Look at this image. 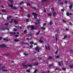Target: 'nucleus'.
I'll list each match as a JSON object with an SVG mask.
<instances>
[{
    "instance_id": "nucleus-1",
    "label": "nucleus",
    "mask_w": 73,
    "mask_h": 73,
    "mask_svg": "<svg viewBox=\"0 0 73 73\" xmlns=\"http://www.w3.org/2000/svg\"><path fill=\"white\" fill-rule=\"evenodd\" d=\"M40 20L39 19H38L37 20H36V22H37V23L36 22H34V24L35 25H38V24H40Z\"/></svg>"
},
{
    "instance_id": "nucleus-2",
    "label": "nucleus",
    "mask_w": 73,
    "mask_h": 73,
    "mask_svg": "<svg viewBox=\"0 0 73 73\" xmlns=\"http://www.w3.org/2000/svg\"><path fill=\"white\" fill-rule=\"evenodd\" d=\"M32 14L34 16V19H37V13H36L33 12Z\"/></svg>"
},
{
    "instance_id": "nucleus-3",
    "label": "nucleus",
    "mask_w": 73,
    "mask_h": 73,
    "mask_svg": "<svg viewBox=\"0 0 73 73\" xmlns=\"http://www.w3.org/2000/svg\"><path fill=\"white\" fill-rule=\"evenodd\" d=\"M42 39H43V37H40L39 40V42H40L41 43H42V42H44L42 40Z\"/></svg>"
},
{
    "instance_id": "nucleus-4",
    "label": "nucleus",
    "mask_w": 73,
    "mask_h": 73,
    "mask_svg": "<svg viewBox=\"0 0 73 73\" xmlns=\"http://www.w3.org/2000/svg\"><path fill=\"white\" fill-rule=\"evenodd\" d=\"M40 48L38 47V46H37L35 48V49L38 52H40Z\"/></svg>"
},
{
    "instance_id": "nucleus-5",
    "label": "nucleus",
    "mask_w": 73,
    "mask_h": 73,
    "mask_svg": "<svg viewBox=\"0 0 73 73\" xmlns=\"http://www.w3.org/2000/svg\"><path fill=\"white\" fill-rule=\"evenodd\" d=\"M6 47V45L5 44H1L0 45V48H5Z\"/></svg>"
},
{
    "instance_id": "nucleus-6",
    "label": "nucleus",
    "mask_w": 73,
    "mask_h": 73,
    "mask_svg": "<svg viewBox=\"0 0 73 73\" xmlns=\"http://www.w3.org/2000/svg\"><path fill=\"white\" fill-rule=\"evenodd\" d=\"M31 30L32 31H33V30H34V28H35V27L33 25H31Z\"/></svg>"
},
{
    "instance_id": "nucleus-7",
    "label": "nucleus",
    "mask_w": 73,
    "mask_h": 73,
    "mask_svg": "<svg viewBox=\"0 0 73 73\" xmlns=\"http://www.w3.org/2000/svg\"><path fill=\"white\" fill-rule=\"evenodd\" d=\"M54 65V64L53 63H52L51 64H49L48 66V67H51V66H53Z\"/></svg>"
},
{
    "instance_id": "nucleus-8",
    "label": "nucleus",
    "mask_w": 73,
    "mask_h": 73,
    "mask_svg": "<svg viewBox=\"0 0 73 73\" xmlns=\"http://www.w3.org/2000/svg\"><path fill=\"white\" fill-rule=\"evenodd\" d=\"M6 28L3 27L1 28V31H5V30H6Z\"/></svg>"
},
{
    "instance_id": "nucleus-9",
    "label": "nucleus",
    "mask_w": 73,
    "mask_h": 73,
    "mask_svg": "<svg viewBox=\"0 0 73 73\" xmlns=\"http://www.w3.org/2000/svg\"><path fill=\"white\" fill-rule=\"evenodd\" d=\"M32 38H27L26 40H32Z\"/></svg>"
},
{
    "instance_id": "nucleus-10",
    "label": "nucleus",
    "mask_w": 73,
    "mask_h": 73,
    "mask_svg": "<svg viewBox=\"0 0 73 73\" xmlns=\"http://www.w3.org/2000/svg\"><path fill=\"white\" fill-rule=\"evenodd\" d=\"M12 9H13V10H16L17 9V8L16 7V6H14L13 8H12Z\"/></svg>"
},
{
    "instance_id": "nucleus-11",
    "label": "nucleus",
    "mask_w": 73,
    "mask_h": 73,
    "mask_svg": "<svg viewBox=\"0 0 73 73\" xmlns=\"http://www.w3.org/2000/svg\"><path fill=\"white\" fill-rule=\"evenodd\" d=\"M9 33L11 36H13V33L12 32H10Z\"/></svg>"
},
{
    "instance_id": "nucleus-12",
    "label": "nucleus",
    "mask_w": 73,
    "mask_h": 73,
    "mask_svg": "<svg viewBox=\"0 0 73 73\" xmlns=\"http://www.w3.org/2000/svg\"><path fill=\"white\" fill-rule=\"evenodd\" d=\"M2 11L4 13H7V11L5 10L4 9L2 10Z\"/></svg>"
},
{
    "instance_id": "nucleus-13",
    "label": "nucleus",
    "mask_w": 73,
    "mask_h": 73,
    "mask_svg": "<svg viewBox=\"0 0 73 73\" xmlns=\"http://www.w3.org/2000/svg\"><path fill=\"white\" fill-rule=\"evenodd\" d=\"M38 65V63H36L35 64H34L33 66H37V65Z\"/></svg>"
},
{
    "instance_id": "nucleus-14",
    "label": "nucleus",
    "mask_w": 73,
    "mask_h": 73,
    "mask_svg": "<svg viewBox=\"0 0 73 73\" xmlns=\"http://www.w3.org/2000/svg\"><path fill=\"white\" fill-rule=\"evenodd\" d=\"M72 7H73V4H72L71 5H70L69 6L70 9H72Z\"/></svg>"
},
{
    "instance_id": "nucleus-15",
    "label": "nucleus",
    "mask_w": 73,
    "mask_h": 73,
    "mask_svg": "<svg viewBox=\"0 0 73 73\" xmlns=\"http://www.w3.org/2000/svg\"><path fill=\"white\" fill-rule=\"evenodd\" d=\"M14 22L15 23V24H17V23H18V22H17V21L15 20L14 21Z\"/></svg>"
},
{
    "instance_id": "nucleus-16",
    "label": "nucleus",
    "mask_w": 73,
    "mask_h": 73,
    "mask_svg": "<svg viewBox=\"0 0 73 73\" xmlns=\"http://www.w3.org/2000/svg\"><path fill=\"white\" fill-rule=\"evenodd\" d=\"M40 31H39L36 34V35H39V34H40Z\"/></svg>"
},
{
    "instance_id": "nucleus-17",
    "label": "nucleus",
    "mask_w": 73,
    "mask_h": 73,
    "mask_svg": "<svg viewBox=\"0 0 73 73\" xmlns=\"http://www.w3.org/2000/svg\"><path fill=\"white\" fill-rule=\"evenodd\" d=\"M67 38V36L65 35L64 36V38H62V40H64V39H65V38Z\"/></svg>"
},
{
    "instance_id": "nucleus-18",
    "label": "nucleus",
    "mask_w": 73,
    "mask_h": 73,
    "mask_svg": "<svg viewBox=\"0 0 73 73\" xmlns=\"http://www.w3.org/2000/svg\"><path fill=\"white\" fill-rule=\"evenodd\" d=\"M8 5L9 7H11L12 8H13V5Z\"/></svg>"
},
{
    "instance_id": "nucleus-19",
    "label": "nucleus",
    "mask_w": 73,
    "mask_h": 73,
    "mask_svg": "<svg viewBox=\"0 0 73 73\" xmlns=\"http://www.w3.org/2000/svg\"><path fill=\"white\" fill-rule=\"evenodd\" d=\"M27 6H30L31 4L28 2H27Z\"/></svg>"
},
{
    "instance_id": "nucleus-20",
    "label": "nucleus",
    "mask_w": 73,
    "mask_h": 73,
    "mask_svg": "<svg viewBox=\"0 0 73 73\" xmlns=\"http://www.w3.org/2000/svg\"><path fill=\"white\" fill-rule=\"evenodd\" d=\"M31 8L32 9L33 8L34 10H35V11L36 10V7H32Z\"/></svg>"
},
{
    "instance_id": "nucleus-21",
    "label": "nucleus",
    "mask_w": 73,
    "mask_h": 73,
    "mask_svg": "<svg viewBox=\"0 0 73 73\" xmlns=\"http://www.w3.org/2000/svg\"><path fill=\"white\" fill-rule=\"evenodd\" d=\"M14 41H16L17 42H18V41H20V40H19L18 39H14Z\"/></svg>"
},
{
    "instance_id": "nucleus-22",
    "label": "nucleus",
    "mask_w": 73,
    "mask_h": 73,
    "mask_svg": "<svg viewBox=\"0 0 73 73\" xmlns=\"http://www.w3.org/2000/svg\"><path fill=\"white\" fill-rule=\"evenodd\" d=\"M3 40L4 41H8V40L6 39L5 38H3Z\"/></svg>"
},
{
    "instance_id": "nucleus-23",
    "label": "nucleus",
    "mask_w": 73,
    "mask_h": 73,
    "mask_svg": "<svg viewBox=\"0 0 73 73\" xmlns=\"http://www.w3.org/2000/svg\"><path fill=\"white\" fill-rule=\"evenodd\" d=\"M31 25H29L27 26V28H28V29L29 28H31Z\"/></svg>"
},
{
    "instance_id": "nucleus-24",
    "label": "nucleus",
    "mask_w": 73,
    "mask_h": 73,
    "mask_svg": "<svg viewBox=\"0 0 73 73\" xmlns=\"http://www.w3.org/2000/svg\"><path fill=\"white\" fill-rule=\"evenodd\" d=\"M66 15L67 16H69V12H67L66 13Z\"/></svg>"
},
{
    "instance_id": "nucleus-25",
    "label": "nucleus",
    "mask_w": 73,
    "mask_h": 73,
    "mask_svg": "<svg viewBox=\"0 0 73 73\" xmlns=\"http://www.w3.org/2000/svg\"><path fill=\"white\" fill-rule=\"evenodd\" d=\"M33 45H31L30 46V48L31 49H32V48H33Z\"/></svg>"
},
{
    "instance_id": "nucleus-26",
    "label": "nucleus",
    "mask_w": 73,
    "mask_h": 73,
    "mask_svg": "<svg viewBox=\"0 0 73 73\" xmlns=\"http://www.w3.org/2000/svg\"><path fill=\"white\" fill-rule=\"evenodd\" d=\"M56 12H54V13L53 14V17H55V15H56Z\"/></svg>"
},
{
    "instance_id": "nucleus-27",
    "label": "nucleus",
    "mask_w": 73,
    "mask_h": 73,
    "mask_svg": "<svg viewBox=\"0 0 73 73\" xmlns=\"http://www.w3.org/2000/svg\"><path fill=\"white\" fill-rule=\"evenodd\" d=\"M50 25H52L53 24V22H52V21H51L50 22Z\"/></svg>"
},
{
    "instance_id": "nucleus-28",
    "label": "nucleus",
    "mask_w": 73,
    "mask_h": 73,
    "mask_svg": "<svg viewBox=\"0 0 73 73\" xmlns=\"http://www.w3.org/2000/svg\"><path fill=\"white\" fill-rule=\"evenodd\" d=\"M55 54H57V53H58V49H57L56 50V52H55Z\"/></svg>"
},
{
    "instance_id": "nucleus-29",
    "label": "nucleus",
    "mask_w": 73,
    "mask_h": 73,
    "mask_svg": "<svg viewBox=\"0 0 73 73\" xmlns=\"http://www.w3.org/2000/svg\"><path fill=\"white\" fill-rule=\"evenodd\" d=\"M24 55H28L29 54L28 53H27L26 52H24L23 53Z\"/></svg>"
},
{
    "instance_id": "nucleus-30",
    "label": "nucleus",
    "mask_w": 73,
    "mask_h": 73,
    "mask_svg": "<svg viewBox=\"0 0 73 73\" xmlns=\"http://www.w3.org/2000/svg\"><path fill=\"white\" fill-rule=\"evenodd\" d=\"M3 72H7L8 70H7L3 69L2 70Z\"/></svg>"
},
{
    "instance_id": "nucleus-31",
    "label": "nucleus",
    "mask_w": 73,
    "mask_h": 73,
    "mask_svg": "<svg viewBox=\"0 0 73 73\" xmlns=\"http://www.w3.org/2000/svg\"><path fill=\"white\" fill-rule=\"evenodd\" d=\"M48 0H42V3L44 2L45 1H47Z\"/></svg>"
},
{
    "instance_id": "nucleus-32",
    "label": "nucleus",
    "mask_w": 73,
    "mask_h": 73,
    "mask_svg": "<svg viewBox=\"0 0 73 73\" xmlns=\"http://www.w3.org/2000/svg\"><path fill=\"white\" fill-rule=\"evenodd\" d=\"M41 28L42 29H43V30H45V29H46V28H44L43 27H42Z\"/></svg>"
},
{
    "instance_id": "nucleus-33",
    "label": "nucleus",
    "mask_w": 73,
    "mask_h": 73,
    "mask_svg": "<svg viewBox=\"0 0 73 73\" xmlns=\"http://www.w3.org/2000/svg\"><path fill=\"white\" fill-rule=\"evenodd\" d=\"M52 15V14L51 13H50L48 14V16H51Z\"/></svg>"
},
{
    "instance_id": "nucleus-34",
    "label": "nucleus",
    "mask_w": 73,
    "mask_h": 73,
    "mask_svg": "<svg viewBox=\"0 0 73 73\" xmlns=\"http://www.w3.org/2000/svg\"><path fill=\"white\" fill-rule=\"evenodd\" d=\"M23 3H24V2L23 1H21L19 5H21V4H23Z\"/></svg>"
},
{
    "instance_id": "nucleus-35",
    "label": "nucleus",
    "mask_w": 73,
    "mask_h": 73,
    "mask_svg": "<svg viewBox=\"0 0 73 73\" xmlns=\"http://www.w3.org/2000/svg\"><path fill=\"white\" fill-rule=\"evenodd\" d=\"M48 59H52V57H51V56H50L48 57Z\"/></svg>"
},
{
    "instance_id": "nucleus-36",
    "label": "nucleus",
    "mask_w": 73,
    "mask_h": 73,
    "mask_svg": "<svg viewBox=\"0 0 73 73\" xmlns=\"http://www.w3.org/2000/svg\"><path fill=\"white\" fill-rule=\"evenodd\" d=\"M30 44H31V45H32V44H33V42L32 41L30 42Z\"/></svg>"
},
{
    "instance_id": "nucleus-37",
    "label": "nucleus",
    "mask_w": 73,
    "mask_h": 73,
    "mask_svg": "<svg viewBox=\"0 0 73 73\" xmlns=\"http://www.w3.org/2000/svg\"><path fill=\"white\" fill-rule=\"evenodd\" d=\"M27 66H29V67H32V65L29 64Z\"/></svg>"
},
{
    "instance_id": "nucleus-38",
    "label": "nucleus",
    "mask_w": 73,
    "mask_h": 73,
    "mask_svg": "<svg viewBox=\"0 0 73 73\" xmlns=\"http://www.w3.org/2000/svg\"><path fill=\"white\" fill-rule=\"evenodd\" d=\"M37 72V70L36 69L35 70L34 73H36Z\"/></svg>"
},
{
    "instance_id": "nucleus-39",
    "label": "nucleus",
    "mask_w": 73,
    "mask_h": 73,
    "mask_svg": "<svg viewBox=\"0 0 73 73\" xmlns=\"http://www.w3.org/2000/svg\"><path fill=\"white\" fill-rule=\"evenodd\" d=\"M45 47L46 50H48V47L46 46V44L45 45Z\"/></svg>"
},
{
    "instance_id": "nucleus-40",
    "label": "nucleus",
    "mask_w": 73,
    "mask_h": 73,
    "mask_svg": "<svg viewBox=\"0 0 73 73\" xmlns=\"http://www.w3.org/2000/svg\"><path fill=\"white\" fill-rule=\"evenodd\" d=\"M5 25H9V23H6L5 24Z\"/></svg>"
},
{
    "instance_id": "nucleus-41",
    "label": "nucleus",
    "mask_w": 73,
    "mask_h": 73,
    "mask_svg": "<svg viewBox=\"0 0 73 73\" xmlns=\"http://www.w3.org/2000/svg\"><path fill=\"white\" fill-rule=\"evenodd\" d=\"M14 31H17V29H16L15 28H14L13 29Z\"/></svg>"
},
{
    "instance_id": "nucleus-42",
    "label": "nucleus",
    "mask_w": 73,
    "mask_h": 73,
    "mask_svg": "<svg viewBox=\"0 0 73 73\" xmlns=\"http://www.w3.org/2000/svg\"><path fill=\"white\" fill-rule=\"evenodd\" d=\"M62 69L63 70H66V68H62Z\"/></svg>"
},
{
    "instance_id": "nucleus-43",
    "label": "nucleus",
    "mask_w": 73,
    "mask_h": 73,
    "mask_svg": "<svg viewBox=\"0 0 73 73\" xmlns=\"http://www.w3.org/2000/svg\"><path fill=\"white\" fill-rule=\"evenodd\" d=\"M58 64L59 66H60L61 65V63L60 62H58Z\"/></svg>"
},
{
    "instance_id": "nucleus-44",
    "label": "nucleus",
    "mask_w": 73,
    "mask_h": 73,
    "mask_svg": "<svg viewBox=\"0 0 73 73\" xmlns=\"http://www.w3.org/2000/svg\"><path fill=\"white\" fill-rule=\"evenodd\" d=\"M51 9L52 11H54V9L53 8H52Z\"/></svg>"
},
{
    "instance_id": "nucleus-45",
    "label": "nucleus",
    "mask_w": 73,
    "mask_h": 73,
    "mask_svg": "<svg viewBox=\"0 0 73 73\" xmlns=\"http://www.w3.org/2000/svg\"><path fill=\"white\" fill-rule=\"evenodd\" d=\"M46 25V23H44L43 24V27H45Z\"/></svg>"
},
{
    "instance_id": "nucleus-46",
    "label": "nucleus",
    "mask_w": 73,
    "mask_h": 73,
    "mask_svg": "<svg viewBox=\"0 0 73 73\" xmlns=\"http://www.w3.org/2000/svg\"><path fill=\"white\" fill-rule=\"evenodd\" d=\"M27 72H28L29 73L30 72V70L29 69H28L27 70Z\"/></svg>"
},
{
    "instance_id": "nucleus-47",
    "label": "nucleus",
    "mask_w": 73,
    "mask_h": 73,
    "mask_svg": "<svg viewBox=\"0 0 73 73\" xmlns=\"http://www.w3.org/2000/svg\"><path fill=\"white\" fill-rule=\"evenodd\" d=\"M27 17L29 18L30 17H31V15L29 14H28L27 15Z\"/></svg>"
},
{
    "instance_id": "nucleus-48",
    "label": "nucleus",
    "mask_w": 73,
    "mask_h": 73,
    "mask_svg": "<svg viewBox=\"0 0 73 73\" xmlns=\"http://www.w3.org/2000/svg\"><path fill=\"white\" fill-rule=\"evenodd\" d=\"M69 66L71 68H73V66L69 65Z\"/></svg>"
},
{
    "instance_id": "nucleus-49",
    "label": "nucleus",
    "mask_w": 73,
    "mask_h": 73,
    "mask_svg": "<svg viewBox=\"0 0 73 73\" xmlns=\"http://www.w3.org/2000/svg\"><path fill=\"white\" fill-rule=\"evenodd\" d=\"M27 31L25 30L23 32V33H27Z\"/></svg>"
},
{
    "instance_id": "nucleus-50",
    "label": "nucleus",
    "mask_w": 73,
    "mask_h": 73,
    "mask_svg": "<svg viewBox=\"0 0 73 73\" xmlns=\"http://www.w3.org/2000/svg\"><path fill=\"white\" fill-rule=\"evenodd\" d=\"M15 36L16 37H19V35H15Z\"/></svg>"
},
{
    "instance_id": "nucleus-51",
    "label": "nucleus",
    "mask_w": 73,
    "mask_h": 73,
    "mask_svg": "<svg viewBox=\"0 0 73 73\" xmlns=\"http://www.w3.org/2000/svg\"><path fill=\"white\" fill-rule=\"evenodd\" d=\"M59 57H60V56L58 55L56 56V58H59Z\"/></svg>"
},
{
    "instance_id": "nucleus-52",
    "label": "nucleus",
    "mask_w": 73,
    "mask_h": 73,
    "mask_svg": "<svg viewBox=\"0 0 73 73\" xmlns=\"http://www.w3.org/2000/svg\"><path fill=\"white\" fill-rule=\"evenodd\" d=\"M69 23H70V25H72L73 24L72 23V22H70Z\"/></svg>"
},
{
    "instance_id": "nucleus-53",
    "label": "nucleus",
    "mask_w": 73,
    "mask_h": 73,
    "mask_svg": "<svg viewBox=\"0 0 73 73\" xmlns=\"http://www.w3.org/2000/svg\"><path fill=\"white\" fill-rule=\"evenodd\" d=\"M32 61H36V59L35 58L32 59Z\"/></svg>"
},
{
    "instance_id": "nucleus-54",
    "label": "nucleus",
    "mask_w": 73,
    "mask_h": 73,
    "mask_svg": "<svg viewBox=\"0 0 73 73\" xmlns=\"http://www.w3.org/2000/svg\"><path fill=\"white\" fill-rule=\"evenodd\" d=\"M23 67H27V66H27L26 65H23Z\"/></svg>"
},
{
    "instance_id": "nucleus-55",
    "label": "nucleus",
    "mask_w": 73,
    "mask_h": 73,
    "mask_svg": "<svg viewBox=\"0 0 73 73\" xmlns=\"http://www.w3.org/2000/svg\"><path fill=\"white\" fill-rule=\"evenodd\" d=\"M38 59H40V60H42V58L41 57H38Z\"/></svg>"
},
{
    "instance_id": "nucleus-56",
    "label": "nucleus",
    "mask_w": 73,
    "mask_h": 73,
    "mask_svg": "<svg viewBox=\"0 0 73 73\" xmlns=\"http://www.w3.org/2000/svg\"><path fill=\"white\" fill-rule=\"evenodd\" d=\"M60 4H61L62 5H63V4H64V3H63V2H60Z\"/></svg>"
},
{
    "instance_id": "nucleus-57",
    "label": "nucleus",
    "mask_w": 73,
    "mask_h": 73,
    "mask_svg": "<svg viewBox=\"0 0 73 73\" xmlns=\"http://www.w3.org/2000/svg\"><path fill=\"white\" fill-rule=\"evenodd\" d=\"M26 21H27V22H29V19H26Z\"/></svg>"
},
{
    "instance_id": "nucleus-58",
    "label": "nucleus",
    "mask_w": 73,
    "mask_h": 73,
    "mask_svg": "<svg viewBox=\"0 0 73 73\" xmlns=\"http://www.w3.org/2000/svg\"><path fill=\"white\" fill-rule=\"evenodd\" d=\"M24 44H26V45H28V43L26 42H24Z\"/></svg>"
},
{
    "instance_id": "nucleus-59",
    "label": "nucleus",
    "mask_w": 73,
    "mask_h": 73,
    "mask_svg": "<svg viewBox=\"0 0 73 73\" xmlns=\"http://www.w3.org/2000/svg\"><path fill=\"white\" fill-rule=\"evenodd\" d=\"M66 31H69V29H68L66 28Z\"/></svg>"
},
{
    "instance_id": "nucleus-60",
    "label": "nucleus",
    "mask_w": 73,
    "mask_h": 73,
    "mask_svg": "<svg viewBox=\"0 0 73 73\" xmlns=\"http://www.w3.org/2000/svg\"><path fill=\"white\" fill-rule=\"evenodd\" d=\"M63 23H66V21L64 20H63Z\"/></svg>"
},
{
    "instance_id": "nucleus-61",
    "label": "nucleus",
    "mask_w": 73,
    "mask_h": 73,
    "mask_svg": "<svg viewBox=\"0 0 73 73\" xmlns=\"http://www.w3.org/2000/svg\"><path fill=\"white\" fill-rule=\"evenodd\" d=\"M6 29H7V30H8V31H9V28L7 27V28H6Z\"/></svg>"
},
{
    "instance_id": "nucleus-62",
    "label": "nucleus",
    "mask_w": 73,
    "mask_h": 73,
    "mask_svg": "<svg viewBox=\"0 0 73 73\" xmlns=\"http://www.w3.org/2000/svg\"><path fill=\"white\" fill-rule=\"evenodd\" d=\"M69 15H70V16L72 15V13H69Z\"/></svg>"
},
{
    "instance_id": "nucleus-63",
    "label": "nucleus",
    "mask_w": 73,
    "mask_h": 73,
    "mask_svg": "<svg viewBox=\"0 0 73 73\" xmlns=\"http://www.w3.org/2000/svg\"><path fill=\"white\" fill-rule=\"evenodd\" d=\"M7 20H9V17H7Z\"/></svg>"
},
{
    "instance_id": "nucleus-64",
    "label": "nucleus",
    "mask_w": 73,
    "mask_h": 73,
    "mask_svg": "<svg viewBox=\"0 0 73 73\" xmlns=\"http://www.w3.org/2000/svg\"><path fill=\"white\" fill-rule=\"evenodd\" d=\"M65 4H67V3H68V1H65Z\"/></svg>"
}]
</instances>
